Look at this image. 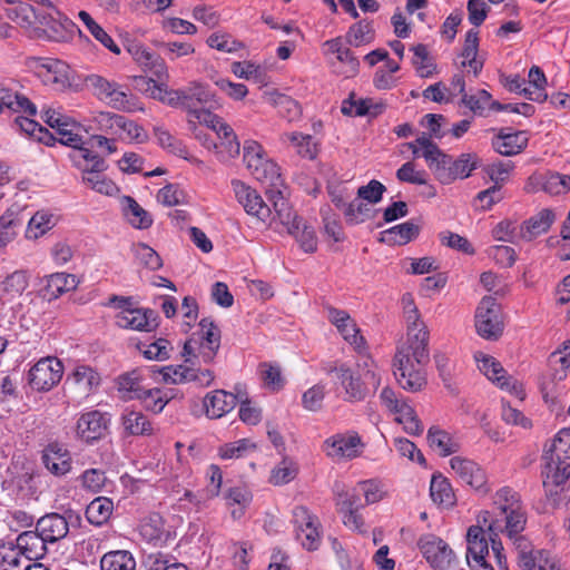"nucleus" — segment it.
Listing matches in <instances>:
<instances>
[{
	"instance_id": "21",
	"label": "nucleus",
	"mask_w": 570,
	"mask_h": 570,
	"mask_svg": "<svg viewBox=\"0 0 570 570\" xmlns=\"http://www.w3.org/2000/svg\"><path fill=\"white\" fill-rule=\"evenodd\" d=\"M116 323L121 328L140 332H153L158 327L156 312L142 308H124L117 314Z\"/></svg>"
},
{
	"instance_id": "28",
	"label": "nucleus",
	"mask_w": 570,
	"mask_h": 570,
	"mask_svg": "<svg viewBox=\"0 0 570 570\" xmlns=\"http://www.w3.org/2000/svg\"><path fill=\"white\" fill-rule=\"evenodd\" d=\"M237 396L225 390H215L204 397L205 414L209 419H220L235 409Z\"/></svg>"
},
{
	"instance_id": "17",
	"label": "nucleus",
	"mask_w": 570,
	"mask_h": 570,
	"mask_svg": "<svg viewBox=\"0 0 570 570\" xmlns=\"http://www.w3.org/2000/svg\"><path fill=\"white\" fill-rule=\"evenodd\" d=\"M475 360L480 371L500 389L509 391L520 400L524 397L522 385L512 376L508 375L505 370L494 357L481 354L480 356L475 355Z\"/></svg>"
},
{
	"instance_id": "11",
	"label": "nucleus",
	"mask_w": 570,
	"mask_h": 570,
	"mask_svg": "<svg viewBox=\"0 0 570 570\" xmlns=\"http://www.w3.org/2000/svg\"><path fill=\"white\" fill-rule=\"evenodd\" d=\"M62 373L63 366L58 358L43 357L30 368L28 383L36 391H49L60 382Z\"/></svg>"
},
{
	"instance_id": "16",
	"label": "nucleus",
	"mask_w": 570,
	"mask_h": 570,
	"mask_svg": "<svg viewBox=\"0 0 570 570\" xmlns=\"http://www.w3.org/2000/svg\"><path fill=\"white\" fill-rule=\"evenodd\" d=\"M364 443L356 432L335 434L324 441L323 449L327 456L352 460L361 455Z\"/></svg>"
},
{
	"instance_id": "59",
	"label": "nucleus",
	"mask_w": 570,
	"mask_h": 570,
	"mask_svg": "<svg viewBox=\"0 0 570 570\" xmlns=\"http://www.w3.org/2000/svg\"><path fill=\"white\" fill-rule=\"evenodd\" d=\"M414 52L413 65L416 69L417 75L421 78H429L433 75L435 70V65L432 62L429 57V51L426 47L422 43H419L412 48Z\"/></svg>"
},
{
	"instance_id": "55",
	"label": "nucleus",
	"mask_w": 570,
	"mask_h": 570,
	"mask_svg": "<svg viewBox=\"0 0 570 570\" xmlns=\"http://www.w3.org/2000/svg\"><path fill=\"white\" fill-rule=\"evenodd\" d=\"M493 237L498 240L517 244L520 240H523V229L522 224L518 225L515 222L505 219L500 222L493 228Z\"/></svg>"
},
{
	"instance_id": "64",
	"label": "nucleus",
	"mask_w": 570,
	"mask_h": 570,
	"mask_svg": "<svg viewBox=\"0 0 570 570\" xmlns=\"http://www.w3.org/2000/svg\"><path fill=\"white\" fill-rule=\"evenodd\" d=\"M157 199L164 206L171 207L186 204L188 196L178 184H167L158 191Z\"/></svg>"
},
{
	"instance_id": "25",
	"label": "nucleus",
	"mask_w": 570,
	"mask_h": 570,
	"mask_svg": "<svg viewBox=\"0 0 570 570\" xmlns=\"http://www.w3.org/2000/svg\"><path fill=\"white\" fill-rule=\"evenodd\" d=\"M285 190L278 187L267 189L266 195L273 204L276 217L281 224L287 228L288 234H294L299 228V222L296 213L293 210L284 195Z\"/></svg>"
},
{
	"instance_id": "29",
	"label": "nucleus",
	"mask_w": 570,
	"mask_h": 570,
	"mask_svg": "<svg viewBox=\"0 0 570 570\" xmlns=\"http://www.w3.org/2000/svg\"><path fill=\"white\" fill-rule=\"evenodd\" d=\"M36 529L45 542L53 543L67 537L69 523L63 515L52 512L41 517L37 521Z\"/></svg>"
},
{
	"instance_id": "49",
	"label": "nucleus",
	"mask_w": 570,
	"mask_h": 570,
	"mask_svg": "<svg viewBox=\"0 0 570 570\" xmlns=\"http://www.w3.org/2000/svg\"><path fill=\"white\" fill-rule=\"evenodd\" d=\"M430 495L433 502L440 507L449 508L455 502V495L450 482L441 475H433L430 485Z\"/></svg>"
},
{
	"instance_id": "56",
	"label": "nucleus",
	"mask_w": 570,
	"mask_h": 570,
	"mask_svg": "<svg viewBox=\"0 0 570 570\" xmlns=\"http://www.w3.org/2000/svg\"><path fill=\"white\" fill-rule=\"evenodd\" d=\"M503 185L500 180H494V184L489 188L480 191L474 198V206L478 209L488 210L494 204L504 198Z\"/></svg>"
},
{
	"instance_id": "4",
	"label": "nucleus",
	"mask_w": 570,
	"mask_h": 570,
	"mask_svg": "<svg viewBox=\"0 0 570 570\" xmlns=\"http://www.w3.org/2000/svg\"><path fill=\"white\" fill-rule=\"evenodd\" d=\"M328 374L335 373L340 386L344 391L343 400L346 402H361L368 394V386L377 389L381 384V376L373 370H366L362 375L356 374L352 368L342 363L326 368Z\"/></svg>"
},
{
	"instance_id": "1",
	"label": "nucleus",
	"mask_w": 570,
	"mask_h": 570,
	"mask_svg": "<svg viewBox=\"0 0 570 570\" xmlns=\"http://www.w3.org/2000/svg\"><path fill=\"white\" fill-rule=\"evenodd\" d=\"M409 146L413 155L423 157L430 168L435 171H448L452 178H469L472 170L481 166V159L475 154H462L453 159L425 135L416 138Z\"/></svg>"
},
{
	"instance_id": "20",
	"label": "nucleus",
	"mask_w": 570,
	"mask_h": 570,
	"mask_svg": "<svg viewBox=\"0 0 570 570\" xmlns=\"http://www.w3.org/2000/svg\"><path fill=\"white\" fill-rule=\"evenodd\" d=\"M197 121L205 124L217 134L222 140L220 145L225 147L229 156L239 154L240 145L233 128L218 116L212 114L210 110H200L197 111Z\"/></svg>"
},
{
	"instance_id": "35",
	"label": "nucleus",
	"mask_w": 570,
	"mask_h": 570,
	"mask_svg": "<svg viewBox=\"0 0 570 570\" xmlns=\"http://www.w3.org/2000/svg\"><path fill=\"white\" fill-rule=\"evenodd\" d=\"M529 138L525 131H501L492 139L493 149L503 156L520 154L528 145Z\"/></svg>"
},
{
	"instance_id": "7",
	"label": "nucleus",
	"mask_w": 570,
	"mask_h": 570,
	"mask_svg": "<svg viewBox=\"0 0 570 570\" xmlns=\"http://www.w3.org/2000/svg\"><path fill=\"white\" fill-rule=\"evenodd\" d=\"M478 522L488 525V532L499 537L500 533H505L509 539L521 534L525 528L527 518L522 507L503 513L501 515H493L489 511H483L478 517Z\"/></svg>"
},
{
	"instance_id": "60",
	"label": "nucleus",
	"mask_w": 570,
	"mask_h": 570,
	"mask_svg": "<svg viewBox=\"0 0 570 570\" xmlns=\"http://www.w3.org/2000/svg\"><path fill=\"white\" fill-rule=\"evenodd\" d=\"M71 379L80 385L85 392H90L100 384L99 374L90 366L79 365L71 374Z\"/></svg>"
},
{
	"instance_id": "50",
	"label": "nucleus",
	"mask_w": 570,
	"mask_h": 570,
	"mask_svg": "<svg viewBox=\"0 0 570 570\" xmlns=\"http://www.w3.org/2000/svg\"><path fill=\"white\" fill-rule=\"evenodd\" d=\"M78 17L97 41L109 49L112 53H120V48L115 43L112 38L94 20V18L87 11H79Z\"/></svg>"
},
{
	"instance_id": "63",
	"label": "nucleus",
	"mask_w": 570,
	"mask_h": 570,
	"mask_svg": "<svg viewBox=\"0 0 570 570\" xmlns=\"http://www.w3.org/2000/svg\"><path fill=\"white\" fill-rule=\"evenodd\" d=\"M107 481L108 479L105 471L100 469H88L80 475L81 487L91 493H98L102 491L107 484Z\"/></svg>"
},
{
	"instance_id": "26",
	"label": "nucleus",
	"mask_w": 570,
	"mask_h": 570,
	"mask_svg": "<svg viewBox=\"0 0 570 570\" xmlns=\"http://www.w3.org/2000/svg\"><path fill=\"white\" fill-rule=\"evenodd\" d=\"M450 465L456 476L471 488L480 490L485 485V473L474 461L462 456H453L450 460Z\"/></svg>"
},
{
	"instance_id": "15",
	"label": "nucleus",
	"mask_w": 570,
	"mask_h": 570,
	"mask_svg": "<svg viewBox=\"0 0 570 570\" xmlns=\"http://www.w3.org/2000/svg\"><path fill=\"white\" fill-rule=\"evenodd\" d=\"M110 415L91 410L82 413L76 424L77 436L86 443H92L104 439L109 431Z\"/></svg>"
},
{
	"instance_id": "19",
	"label": "nucleus",
	"mask_w": 570,
	"mask_h": 570,
	"mask_svg": "<svg viewBox=\"0 0 570 570\" xmlns=\"http://www.w3.org/2000/svg\"><path fill=\"white\" fill-rule=\"evenodd\" d=\"M6 17L17 23L24 33L32 38L37 36V26L40 20L41 12L36 11L30 4L24 2H14L8 0L3 7Z\"/></svg>"
},
{
	"instance_id": "14",
	"label": "nucleus",
	"mask_w": 570,
	"mask_h": 570,
	"mask_svg": "<svg viewBox=\"0 0 570 570\" xmlns=\"http://www.w3.org/2000/svg\"><path fill=\"white\" fill-rule=\"evenodd\" d=\"M363 492L360 490V482L348 491L337 493V511L343 515V523L355 531H362L364 520L358 513L360 509L365 507L362 500Z\"/></svg>"
},
{
	"instance_id": "58",
	"label": "nucleus",
	"mask_w": 570,
	"mask_h": 570,
	"mask_svg": "<svg viewBox=\"0 0 570 570\" xmlns=\"http://www.w3.org/2000/svg\"><path fill=\"white\" fill-rule=\"evenodd\" d=\"M170 399L171 396L167 392L159 389H145L138 400L141 401L147 411L160 413Z\"/></svg>"
},
{
	"instance_id": "57",
	"label": "nucleus",
	"mask_w": 570,
	"mask_h": 570,
	"mask_svg": "<svg viewBox=\"0 0 570 570\" xmlns=\"http://www.w3.org/2000/svg\"><path fill=\"white\" fill-rule=\"evenodd\" d=\"M154 135L157 144L170 154L187 158V150L184 144L174 137L168 130L163 127H155Z\"/></svg>"
},
{
	"instance_id": "41",
	"label": "nucleus",
	"mask_w": 570,
	"mask_h": 570,
	"mask_svg": "<svg viewBox=\"0 0 570 570\" xmlns=\"http://www.w3.org/2000/svg\"><path fill=\"white\" fill-rule=\"evenodd\" d=\"M22 225L21 208L18 205L10 206L0 216V248L9 244L17 235V228Z\"/></svg>"
},
{
	"instance_id": "43",
	"label": "nucleus",
	"mask_w": 570,
	"mask_h": 570,
	"mask_svg": "<svg viewBox=\"0 0 570 570\" xmlns=\"http://www.w3.org/2000/svg\"><path fill=\"white\" fill-rule=\"evenodd\" d=\"M431 449L442 456L451 455L459 451V443L444 430L438 426H431L426 435Z\"/></svg>"
},
{
	"instance_id": "27",
	"label": "nucleus",
	"mask_w": 570,
	"mask_h": 570,
	"mask_svg": "<svg viewBox=\"0 0 570 570\" xmlns=\"http://www.w3.org/2000/svg\"><path fill=\"white\" fill-rule=\"evenodd\" d=\"M188 114L197 120V111L209 110L219 107L215 95L212 94L204 85L191 82L185 88Z\"/></svg>"
},
{
	"instance_id": "44",
	"label": "nucleus",
	"mask_w": 570,
	"mask_h": 570,
	"mask_svg": "<svg viewBox=\"0 0 570 570\" xmlns=\"http://www.w3.org/2000/svg\"><path fill=\"white\" fill-rule=\"evenodd\" d=\"M142 380L140 370H134L120 375L117 380V385L121 397L125 400H138L146 389L142 385Z\"/></svg>"
},
{
	"instance_id": "33",
	"label": "nucleus",
	"mask_w": 570,
	"mask_h": 570,
	"mask_svg": "<svg viewBox=\"0 0 570 570\" xmlns=\"http://www.w3.org/2000/svg\"><path fill=\"white\" fill-rule=\"evenodd\" d=\"M118 166L121 173L125 175L138 174L149 178L153 176H161L167 174V170L164 167H153L145 160L142 156L132 151L125 153L118 160Z\"/></svg>"
},
{
	"instance_id": "8",
	"label": "nucleus",
	"mask_w": 570,
	"mask_h": 570,
	"mask_svg": "<svg viewBox=\"0 0 570 570\" xmlns=\"http://www.w3.org/2000/svg\"><path fill=\"white\" fill-rule=\"evenodd\" d=\"M244 164L254 178H279L281 168L271 159L263 146L255 140H246L244 144Z\"/></svg>"
},
{
	"instance_id": "2",
	"label": "nucleus",
	"mask_w": 570,
	"mask_h": 570,
	"mask_svg": "<svg viewBox=\"0 0 570 570\" xmlns=\"http://www.w3.org/2000/svg\"><path fill=\"white\" fill-rule=\"evenodd\" d=\"M542 460V484L544 488L548 504L556 509L561 503V494L564 484L570 478V460L562 458V452L549 445L546 446Z\"/></svg>"
},
{
	"instance_id": "10",
	"label": "nucleus",
	"mask_w": 570,
	"mask_h": 570,
	"mask_svg": "<svg viewBox=\"0 0 570 570\" xmlns=\"http://www.w3.org/2000/svg\"><path fill=\"white\" fill-rule=\"evenodd\" d=\"M417 547L435 570H451L455 567V556L441 538L432 533L424 534L420 538Z\"/></svg>"
},
{
	"instance_id": "53",
	"label": "nucleus",
	"mask_w": 570,
	"mask_h": 570,
	"mask_svg": "<svg viewBox=\"0 0 570 570\" xmlns=\"http://www.w3.org/2000/svg\"><path fill=\"white\" fill-rule=\"evenodd\" d=\"M55 225L56 222L52 214L43 210L37 212L29 219L26 237L29 239H37L50 230Z\"/></svg>"
},
{
	"instance_id": "30",
	"label": "nucleus",
	"mask_w": 570,
	"mask_h": 570,
	"mask_svg": "<svg viewBox=\"0 0 570 570\" xmlns=\"http://www.w3.org/2000/svg\"><path fill=\"white\" fill-rule=\"evenodd\" d=\"M8 109L16 114H26L28 116L37 115V107L23 94L1 83L0 85V112Z\"/></svg>"
},
{
	"instance_id": "48",
	"label": "nucleus",
	"mask_w": 570,
	"mask_h": 570,
	"mask_svg": "<svg viewBox=\"0 0 570 570\" xmlns=\"http://www.w3.org/2000/svg\"><path fill=\"white\" fill-rule=\"evenodd\" d=\"M101 570H136V560L127 550L105 553L100 560Z\"/></svg>"
},
{
	"instance_id": "37",
	"label": "nucleus",
	"mask_w": 570,
	"mask_h": 570,
	"mask_svg": "<svg viewBox=\"0 0 570 570\" xmlns=\"http://www.w3.org/2000/svg\"><path fill=\"white\" fill-rule=\"evenodd\" d=\"M17 548L27 560L41 559L47 552V542L39 531H24L17 539Z\"/></svg>"
},
{
	"instance_id": "31",
	"label": "nucleus",
	"mask_w": 570,
	"mask_h": 570,
	"mask_svg": "<svg viewBox=\"0 0 570 570\" xmlns=\"http://www.w3.org/2000/svg\"><path fill=\"white\" fill-rule=\"evenodd\" d=\"M485 528L483 523H479L476 525H471L466 532V560L468 563L471 562H481L482 559L489 554V538H487Z\"/></svg>"
},
{
	"instance_id": "18",
	"label": "nucleus",
	"mask_w": 570,
	"mask_h": 570,
	"mask_svg": "<svg viewBox=\"0 0 570 570\" xmlns=\"http://www.w3.org/2000/svg\"><path fill=\"white\" fill-rule=\"evenodd\" d=\"M396 353H402L417 363H428L430 360L428 327L410 326L406 341L397 347Z\"/></svg>"
},
{
	"instance_id": "13",
	"label": "nucleus",
	"mask_w": 570,
	"mask_h": 570,
	"mask_svg": "<svg viewBox=\"0 0 570 570\" xmlns=\"http://www.w3.org/2000/svg\"><path fill=\"white\" fill-rule=\"evenodd\" d=\"M296 539L308 551H315L321 544L320 522L307 508L299 505L293 510Z\"/></svg>"
},
{
	"instance_id": "9",
	"label": "nucleus",
	"mask_w": 570,
	"mask_h": 570,
	"mask_svg": "<svg viewBox=\"0 0 570 570\" xmlns=\"http://www.w3.org/2000/svg\"><path fill=\"white\" fill-rule=\"evenodd\" d=\"M475 328L487 340H497L502 334L501 309L495 298L485 296L481 299L475 312Z\"/></svg>"
},
{
	"instance_id": "38",
	"label": "nucleus",
	"mask_w": 570,
	"mask_h": 570,
	"mask_svg": "<svg viewBox=\"0 0 570 570\" xmlns=\"http://www.w3.org/2000/svg\"><path fill=\"white\" fill-rule=\"evenodd\" d=\"M554 220L556 215L551 209H541L539 213L522 223L523 240L531 242L538 236L547 233Z\"/></svg>"
},
{
	"instance_id": "52",
	"label": "nucleus",
	"mask_w": 570,
	"mask_h": 570,
	"mask_svg": "<svg viewBox=\"0 0 570 570\" xmlns=\"http://www.w3.org/2000/svg\"><path fill=\"white\" fill-rule=\"evenodd\" d=\"M523 570H561L556 557L546 550H537L534 556L522 558Z\"/></svg>"
},
{
	"instance_id": "32",
	"label": "nucleus",
	"mask_w": 570,
	"mask_h": 570,
	"mask_svg": "<svg viewBox=\"0 0 570 570\" xmlns=\"http://www.w3.org/2000/svg\"><path fill=\"white\" fill-rule=\"evenodd\" d=\"M42 463L56 476L67 474L71 469V456L67 449L58 443H50L42 452Z\"/></svg>"
},
{
	"instance_id": "22",
	"label": "nucleus",
	"mask_w": 570,
	"mask_h": 570,
	"mask_svg": "<svg viewBox=\"0 0 570 570\" xmlns=\"http://www.w3.org/2000/svg\"><path fill=\"white\" fill-rule=\"evenodd\" d=\"M326 309L330 322L336 326L344 340L348 342L357 352L364 351L365 340L362 335H360V330L348 313L332 306H327Z\"/></svg>"
},
{
	"instance_id": "36",
	"label": "nucleus",
	"mask_w": 570,
	"mask_h": 570,
	"mask_svg": "<svg viewBox=\"0 0 570 570\" xmlns=\"http://www.w3.org/2000/svg\"><path fill=\"white\" fill-rule=\"evenodd\" d=\"M69 157L72 164L82 173L99 174L107 168L104 158L83 145H81L79 148L72 149L69 154Z\"/></svg>"
},
{
	"instance_id": "5",
	"label": "nucleus",
	"mask_w": 570,
	"mask_h": 570,
	"mask_svg": "<svg viewBox=\"0 0 570 570\" xmlns=\"http://www.w3.org/2000/svg\"><path fill=\"white\" fill-rule=\"evenodd\" d=\"M88 81L95 89L96 96L100 100L106 101L110 107L126 112L144 110L139 100L131 95L129 89H124L119 83L101 76H91Z\"/></svg>"
},
{
	"instance_id": "45",
	"label": "nucleus",
	"mask_w": 570,
	"mask_h": 570,
	"mask_svg": "<svg viewBox=\"0 0 570 570\" xmlns=\"http://www.w3.org/2000/svg\"><path fill=\"white\" fill-rule=\"evenodd\" d=\"M121 424L129 435H149L153 433L151 423L140 411L125 410L121 414Z\"/></svg>"
},
{
	"instance_id": "23",
	"label": "nucleus",
	"mask_w": 570,
	"mask_h": 570,
	"mask_svg": "<svg viewBox=\"0 0 570 570\" xmlns=\"http://www.w3.org/2000/svg\"><path fill=\"white\" fill-rule=\"evenodd\" d=\"M325 53H332L335 56L341 67L337 69L340 75L346 78L354 77L360 69V61L355 57L354 52L344 45L343 38L336 37L334 39L326 40L323 43Z\"/></svg>"
},
{
	"instance_id": "46",
	"label": "nucleus",
	"mask_w": 570,
	"mask_h": 570,
	"mask_svg": "<svg viewBox=\"0 0 570 570\" xmlns=\"http://www.w3.org/2000/svg\"><path fill=\"white\" fill-rule=\"evenodd\" d=\"M112 511L114 502L111 499L98 497L87 505L86 518L91 524L102 525L110 519Z\"/></svg>"
},
{
	"instance_id": "39",
	"label": "nucleus",
	"mask_w": 570,
	"mask_h": 570,
	"mask_svg": "<svg viewBox=\"0 0 570 570\" xmlns=\"http://www.w3.org/2000/svg\"><path fill=\"white\" fill-rule=\"evenodd\" d=\"M69 71V66L66 62L51 58L40 79L47 86L63 89L70 86Z\"/></svg>"
},
{
	"instance_id": "3",
	"label": "nucleus",
	"mask_w": 570,
	"mask_h": 570,
	"mask_svg": "<svg viewBox=\"0 0 570 570\" xmlns=\"http://www.w3.org/2000/svg\"><path fill=\"white\" fill-rule=\"evenodd\" d=\"M220 346V331L209 318L199 322V331L194 333L184 344L183 356L185 362L194 364L193 358H202L210 363Z\"/></svg>"
},
{
	"instance_id": "40",
	"label": "nucleus",
	"mask_w": 570,
	"mask_h": 570,
	"mask_svg": "<svg viewBox=\"0 0 570 570\" xmlns=\"http://www.w3.org/2000/svg\"><path fill=\"white\" fill-rule=\"evenodd\" d=\"M419 233V225L413 222H405L382 232L381 242L387 245H405L416 238Z\"/></svg>"
},
{
	"instance_id": "6",
	"label": "nucleus",
	"mask_w": 570,
	"mask_h": 570,
	"mask_svg": "<svg viewBox=\"0 0 570 570\" xmlns=\"http://www.w3.org/2000/svg\"><path fill=\"white\" fill-rule=\"evenodd\" d=\"M76 30V23L53 7L49 12H41L33 39L62 42L71 39Z\"/></svg>"
},
{
	"instance_id": "24",
	"label": "nucleus",
	"mask_w": 570,
	"mask_h": 570,
	"mask_svg": "<svg viewBox=\"0 0 570 570\" xmlns=\"http://www.w3.org/2000/svg\"><path fill=\"white\" fill-rule=\"evenodd\" d=\"M234 191L238 203L248 215L255 216L263 222L265 220L266 216L269 214V208L255 189L246 185L243 180H235Z\"/></svg>"
},
{
	"instance_id": "62",
	"label": "nucleus",
	"mask_w": 570,
	"mask_h": 570,
	"mask_svg": "<svg viewBox=\"0 0 570 570\" xmlns=\"http://www.w3.org/2000/svg\"><path fill=\"white\" fill-rule=\"evenodd\" d=\"M30 117L28 115L26 117L18 116L14 119V124L28 136L36 137L39 141L48 144L47 138H52V135Z\"/></svg>"
},
{
	"instance_id": "12",
	"label": "nucleus",
	"mask_w": 570,
	"mask_h": 570,
	"mask_svg": "<svg viewBox=\"0 0 570 570\" xmlns=\"http://www.w3.org/2000/svg\"><path fill=\"white\" fill-rule=\"evenodd\" d=\"M426 363H417L413 358L395 353L394 375L402 389L409 392H417L426 384L423 366Z\"/></svg>"
},
{
	"instance_id": "54",
	"label": "nucleus",
	"mask_w": 570,
	"mask_h": 570,
	"mask_svg": "<svg viewBox=\"0 0 570 570\" xmlns=\"http://www.w3.org/2000/svg\"><path fill=\"white\" fill-rule=\"evenodd\" d=\"M374 40V29L367 21H358L352 24L346 32L345 41L354 47L367 45Z\"/></svg>"
},
{
	"instance_id": "61",
	"label": "nucleus",
	"mask_w": 570,
	"mask_h": 570,
	"mask_svg": "<svg viewBox=\"0 0 570 570\" xmlns=\"http://www.w3.org/2000/svg\"><path fill=\"white\" fill-rule=\"evenodd\" d=\"M524 189L527 191L541 189L551 196H558L570 191V180H532Z\"/></svg>"
},
{
	"instance_id": "51",
	"label": "nucleus",
	"mask_w": 570,
	"mask_h": 570,
	"mask_svg": "<svg viewBox=\"0 0 570 570\" xmlns=\"http://www.w3.org/2000/svg\"><path fill=\"white\" fill-rule=\"evenodd\" d=\"M382 107L380 105H373L368 99H354V95H351L348 99L342 102L341 111L351 117H361L365 115L376 116L381 112Z\"/></svg>"
},
{
	"instance_id": "34",
	"label": "nucleus",
	"mask_w": 570,
	"mask_h": 570,
	"mask_svg": "<svg viewBox=\"0 0 570 570\" xmlns=\"http://www.w3.org/2000/svg\"><path fill=\"white\" fill-rule=\"evenodd\" d=\"M121 213L126 222L136 229H148L154 219L149 212L142 208L131 196L120 199Z\"/></svg>"
},
{
	"instance_id": "47",
	"label": "nucleus",
	"mask_w": 570,
	"mask_h": 570,
	"mask_svg": "<svg viewBox=\"0 0 570 570\" xmlns=\"http://www.w3.org/2000/svg\"><path fill=\"white\" fill-rule=\"evenodd\" d=\"M78 281L75 275L55 273L48 277L45 291L49 298H58L62 294L76 289Z\"/></svg>"
},
{
	"instance_id": "42",
	"label": "nucleus",
	"mask_w": 570,
	"mask_h": 570,
	"mask_svg": "<svg viewBox=\"0 0 570 570\" xmlns=\"http://www.w3.org/2000/svg\"><path fill=\"white\" fill-rule=\"evenodd\" d=\"M376 212L377 210L371 204L356 196L353 200L344 205L343 215L346 224L358 225L373 219Z\"/></svg>"
}]
</instances>
